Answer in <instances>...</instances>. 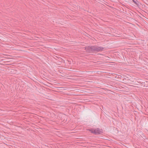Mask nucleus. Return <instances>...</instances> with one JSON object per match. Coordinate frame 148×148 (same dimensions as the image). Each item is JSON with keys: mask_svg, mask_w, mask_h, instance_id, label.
<instances>
[{"mask_svg": "<svg viewBox=\"0 0 148 148\" xmlns=\"http://www.w3.org/2000/svg\"><path fill=\"white\" fill-rule=\"evenodd\" d=\"M103 48L101 47L93 46V51L94 52H98L101 51L103 50Z\"/></svg>", "mask_w": 148, "mask_h": 148, "instance_id": "nucleus-2", "label": "nucleus"}, {"mask_svg": "<svg viewBox=\"0 0 148 148\" xmlns=\"http://www.w3.org/2000/svg\"><path fill=\"white\" fill-rule=\"evenodd\" d=\"M86 52L88 53H92L93 51V46L87 47H85Z\"/></svg>", "mask_w": 148, "mask_h": 148, "instance_id": "nucleus-3", "label": "nucleus"}, {"mask_svg": "<svg viewBox=\"0 0 148 148\" xmlns=\"http://www.w3.org/2000/svg\"><path fill=\"white\" fill-rule=\"evenodd\" d=\"M89 131L91 133L96 134H98L102 132V130L98 128L96 129H91L89 130Z\"/></svg>", "mask_w": 148, "mask_h": 148, "instance_id": "nucleus-1", "label": "nucleus"}]
</instances>
